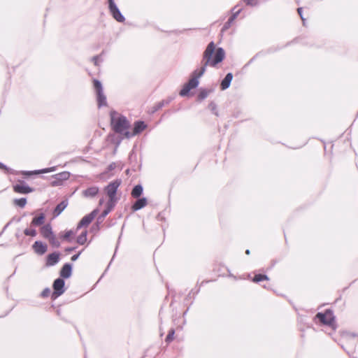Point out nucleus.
Masks as SVG:
<instances>
[{
	"label": "nucleus",
	"mask_w": 358,
	"mask_h": 358,
	"mask_svg": "<svg viewBox=\"0 0 358 358\" xmlns=\"http://www.w3.org/2000/svg\"><path fill=\"white\" fill-rule=\"evenodd\" d=\"M247 6H255L257 4V0H242Z\"/></svg>",
	"instance_id": "obj_35"
},
{
	"label": "nucleus",
	"mask_w": 358,
	"mask_h": 358,
	"mask_svg": "<svg viewBox=\"0 0 358 358\" xmlns=\"http://www.w3.org/2000/svg\"><path fill=\"white\" fill-rule=\"evenodd\" d=\"M54 171H55V167H51V168L43 169L38 170V171H35L34 172H24V174L30 176L33 173H34V174L45 173L52 172Z\"/></svg>",
	"instance_id": "obj_25"
},
{
	"label": "nucleus",
	"mask_w": 358,
	"mask_h": 358,
	"mask_svg": "<svg viewBox=\"0 0 358 358\" xmlns=\"http://www.w3.org/2000/svg\"><path fill=\"white\" fill-rule=\"evenodd\" d=\"M208 94L209 91L207 89L201 88L197 96L198 101H203L208 96Z\"/></svg>",
	"instance_id": "obj_26"
},
{
	"label": "nucleus",
	"mask_w": 358,
	"mask_h": 358,
	"mask_svg": "<svg viewBox=\"0 0 358 358\" xmlns=\"http://www.w3.org/2000/svg\"><path fill=\"white\" fill-rule=\"evenodd\" d=\"M41 233L42 236L47 239L50 238L52 236L54 235L52 231V227L50 224L43 226L41 228Z\"/></svg>",
	"instance_id": "obj_17"
},
{
	"label": "nucleus",
	"mask_w": 358,
	"mask_h": 358,
	"mask_svg": "<svg viewBox=\"0 0 358 358\" xmlns=\"http://www.w3.org/2000/svg\"><path fill=\"white\" fill-rule=\"evenodd\" d=\"M54 292L52 296L56 298L62 295L64 292V280L62 278L56 279L53 282Z\"/></svg>",
	"instance_id": "obj_8"
},
{
	"label": "nucleus",
	"mask_w": 358,
	"mask_h": 358,
	"mask_svg": "<svg viewBox=\"0 0 358 358\" xmlns=\"http://www.w3.org/2000/svg\"><path fill=\"white\" fill-rule=\"evenodd\" d=\"M48 240L51 245H52L54 247L58 248L60 245L59 242L54 235L52 236L50 238H48Z\"/></svg>",
	"instance_id": "obj_31"
},
{
	"label": "nucleus",
	"mask_w": 358,
	"mask_h": 358,
	"mask_svg": "<svg viewBox=\"0 0 358 358\" xmlns=\"http://www.w3.org/2000/svg\"><path fill=\"white\" fill-rule=\"evenodd\" d=\"M59 259V255L57 252L50 254L47 257V266H53L56 264Z\"/></svg>",
	"instance_id": "obj_15"
},
{
	"label": "nucleus",
	"mask_w": 358,
	"mask_h": 358,
	"mask_svg": "<svg viewBox=\"0 0 358 358\" xmlns=\"http://www.w3.org/2000/svg\"><path fill=\"white\" fill-rule=\"evenodd\" d=\"M269 280V278L267 275L258 273V274L255 275V276L252 279V281L255 283H258L263 280Z\"/></svg>",
	"instance_id": "obj_23"
},
{
	"label": "nucleus",
	"mask_w": 358,
	"mask_h": 358,
	"mask_svg": "<svg viewBox=\"0 0 358 358\" xmlns=\"http://www.w3.org/2000/svg\"><path fill=\"white\" fill-rule=\"evenodd\" d=\"M174 334H175V331L173 329H170L169 331V334L168 335L166 336V342L167 343L171 342L173 339V336H174Z\"/></svg>",
	"instance_id": "obj_32"
},
{
	"label": "nucleus",
	"mask_w": 358,
	"mask_h": 358,
	"mask_svg": "<svg viewBox=\"0 0 358 358\" xmlns=\"http://www.w3.org/2000/svg\"><path fill=\"white\" fill-rule=\"evenodd\" d=\"M111 124L113 130L124 137L127 138V134L129 131L130 123L127 117L115 111L110 113Z\"/></svg>",
	"instance_id": "obj_2"
},
{
	"label": "nucleus",
	"mask_w": 358,
	"mask_h": 358,
	"mask_svg": "<svg viewBox=\"0 0 358 358\" xmlns=\"http://www.w3.org/2000/svg\"><path fill=\"white\" fill-rule=\"evenodd\" d=\"M233 77L234 76L232 73L229 72L227 73L225 77L222 80L220 83V89L222 90H226L230 87Z\"/></svg>",
	"instance_id": "obj_13"
},
{
	"label": "nucleus",
	"mask_w": 358,
	"mask_h": 358,
	"mask_svg": "<svg viewBox=\"0 0 358 358\" xmlns=\"http://www.w3.org/2000/svg\"><path fill=\"white\" fill-rule=\"evenodd\" d=\"M143 193V187L141 185H136L131 192V196L134 198L139 197Z\"/></svg>",
	"instance_id": "obj_24"
},
{
	"label": "nucleus",
	"mask_w": 358,
	"mask_h": 358,
	"mask_svg": "<svg viewBox=\"0 0 358 358\" xmlns=\"http://www.w3.org/2000/svg\"><path fill=\"white\" fill-rule=\"evenodd\" d=\"M45 217L43 213H41L38 216L34 217L31 222V227L42 225L45 222Z\"/></svg>",
	"instance_id": "obj_21"
},
{
	"label": "nucleus",
	"mask_w": 358,
	"mask_h": 358,
	"mask_svg": "<svg viewBox=\"0 0 358 358\" xmlns=\"http://www.w3.org/2000/svg\"><path fill=\"white\" fill-rule=\"evenodd\" d=\"M280 48H273V47H271L270 48H268L266 52H259L258 53H257L252 58H251L250 59V61L248 62L247 65H249L252 62H253L257 57H260L262 55H265L267 53H272V52H274L278 50H280Z\"/></svg>",
	"instance_id": "obj_19"
},
{
	"label": "nucleus",
	"mask_w": 358,
	"mask_h": 358,
	"mask_svg": "<svg viewBox=\"0 0 358 358\" xmlns=\"http://www.w3.org/2000/svg\"><path fill=\"white\" fill-rule=\"evenodd\" d=\"M68 202L66 201H63L60 203H59L54 210V215L58 216L67 206Z\"/></svg>",
	"instance_id": "obj_22"
},
{
	"label": "nucleus",
	"mask_w": 358,
	"mask_h": 358,
	"mask_svg": "<svg viewBox=\"0 0 358 358\" xmlns=\"http://www.w3.org/2000/svg\"><path fill=\"white\" fill-rule=\"evenodd\" d=\"M208 108L216 116H219V113L216 103L214 101H210L208 104Z\"/></svg>",
	"instance_id": "obj_29"
},
{
	"label": "nucleus",
	"mask_w": 358,
	"mask_h": 358,
	"mask_svg": "<svg viewBox=\"0 0 358 358\" xmlns=\"http://www.w3.org/2000/svg\"><path fill=\"white\" fill-rule=\"evenodd\" d=\"M148 203L147 199L145 198L138 199L132 206V209L134 210H138L143 208H144Z\"/></svg>",
	"instance_id": "obj_18"
},
{
	"label": "nucleus",
	"mask_w": 358,
	"mask_h": 358,
	"mask_svg": "<svg viewBox=\"0 0 358 358\" xmlns=\"http://www.w3.org/2000/svg\"><path fill=\"white\" fill-rule=\"evenodd\" d=\"M87 241V231L83 232L77 238V242L80 244L83 245Z\"/></svg>",
	"instance_id": "obj_30"
},
{
	"label": "nucleus",
	"mask_w": 358,
	"mask_h": 358,
	"mask_svg": "<svg viewBox=\"0 0 358 358\" xmlns=\"http://www.w3.org/2000/svg\"><path fill=\"white\" fill-rule=\"evenodd\" d=\"M357 115H358V111H357Z\"/></svg>",
	"instance_id": "obj_50"
},
{
	"label": "nucleus",
	"mask_w": 358,
	"mask_h": 358,
	"mask_svg": "<svg viewBox=\"0 0 358 358\" xmlns=\"http://www.w3.org/2000/svg\"><path fill=\"white\" fill-rule=\"evenodd\" d=\"M50 289L49 288H46V289H45L42 292V293H41V296H42L43 297H47V296H48L50 295Z\"/></svg>",
	"instance_id": "obj_38"
},
{
	"label": "nucleus",
	"mask_w": 358,
	"mask_h": 358,
	"mask_svg": "<svg viewBox=\"0 0 358 358\" xmlns=\"http://www.w3.org/2000/svg\"><path fill=\"white\" fill-rule=\"evenodd\" d=\"M315 320H317L322 324L331 327L334 330L336 329L335 317L331 309H327L324 313L318 312L315 316Z\"/></svg>",
	"instance_id": "obj_3"
},
{
	"label": "nucleus",
	"mask_w": 358,
	"mask_h": 358,
	"mask_svg": "<svg viewBox=\"0 0 358 358\" xmlns=\"http://www.w3.org/2000/svg\"><path fill=\"white\" fill-rule=\"evenodd\" d=\"M34 252L38 255H43L47 251V245L41 241H36L33 245Z\"/></svg>",
	"instance_id": "obj_14"
},
{
	"label": "nucleus",
	"mask_w": 358,
	"mask_h": 358,
	"mask_svg": "<svg viewBox=\"0 0 358 358\" xmlns=\"http://www.w3.org/2000/svg\"><path fill=\"white\" fill-rule=\"evenodd\" d=\"M80 252H79V253H78V254H76V255H73V256L71 257V260H72V261H76V260H77V259H78V257H79V255H80Z\"/></svg>",
	"instance_id": "obj_40"
},
{
	"label": "nucleus",
	"mask_w": 358,
	"mask_h": 358,
	"mask_svg": "<svg viewBox=\"0 0 358 358\" xmlns=\"http://www.w3.org/2000/svg\"><path fill=\"white\" fill-rule=\"evenodd\" d=\"M98 59H99V56H95V57H92V61L94 62L95 65H97Z\"/></svg>",
	"instance_id": "obj_41"
},
{
	"label": "nucleus",
	"mask_w": 358,
	"mask_h": 358,
	"mask_svg": "<svg viewBox=\"0 0 358 358\" xmlns=\"http://www.w3.org/2000/svg\"><path fill=\"white\" fill-rule=\"evenodd\" d=\"M103 199H101V200L99 201V204H100V205H102V204H103Z\"/></svg>",
	"instance_id": "obj_47"
},
{
	"label": "nucleus",
	"mask_w": 358,
	"mask_h": 358,
	"mask_svg": "<svg viewBox=\"0 0 358 358\" xmlns=\"http://www.w3.org/2000/svg\"><path fill=\"white\" fill-rule=\"evenodd\" d=\"M70 177V173L68 171H63L59 173L55 174L51 177L50 184L52 186L62 185L64 182L67 180Z\"/></svg>",
	"instance_id": "obj_6"
},
{
	"label": "nucleus",
	"mask_w": 358,
	"mask_h": 358,
	"mask_svg": "<svg viewBox=\"0 0 358 358\" xmlns=\"http://www.w3.org/2000/svg\"><path fill=\"white\" fill-rule=\"evenodd\" d=\"M99 187L96 186L90 187L83 191V195L86 197H93L99 192Z\"/></svg>",
	"instance_id": "obj_20"
},
{
	"label": "nucleus",
	"mask_w": 358,
	"mask_h": 358,
	"mask_svg": "<svg viewBox=\"0 0 358 358\" xmlns=\"http://www.w3.org/2000/svg\"><path fill=\"white\" fill-rule=\"evenodd\" d=\"M108 7L109 10L114 17L117 22H122L124 21V17L122 15L121 12L120 11L119 8L116 6V4L114 2V0H108Z\"/></svg>",
	"instance_id": "obj_7"
},
{
	"label": "nucleus",
	"mask_w": 358,
	"mask_h": 358,
	"mask_svg": "<svg viewBox=\"0 0 358 358\" xmlns=\"http://www.w3.org/2000/svg\"><path fill=\"white\" fill-rule=\"evenodd\" d=\"M113 206H114V205H111V204H108V203L107 209L104 210L103 213H102L103 217L106 216L109 213V212L111 210V209L113 208Z\"/></svg>",
	"instance_id": "obj_36"
},
{
	"label": "nucleus",
	"mask_w": 358,
	"mask_h": 358,
	"mask_svg": "<svg viewBox=\"0 0 358 358\" xmlns=\"http://www.w3.org/2000/svg\"><path fill=\"white\" fill-rule=\"evenodd\" d=\"M13 203L20 208H24L27 204V199L25 198L15 199L13 200Z\"/></svg>",
	"instance_id": "obj_27"
},
{
	"label": "nucleus",
	"mask_w": 358,
	"mask_h": 358,
	"mask_svg": "<svg viewBox=\"0 0 358 358\" xmlns=\"http://www.w3.org/2000/svg\"><path fill=\"white\" fill-rule=\"evenodd\" d=\"M343 336L350 338L358 337V335L356 333L345 331L343 333Z\"/></svg>",
	"instance_id": "obj_34"
},
{
	"label": "nucleus",
	"mask_w": 358,
	"mask_h": 358,
	"mask_svg": "<svg viewBox=\"0 0 358 358\" xmlns=\"http://www.w3.org/2000/svg\"><path fill=\"white\" fill-rule=\"evenodd\" d=\"M229 277H231V278H234V279H236V276H234V275L232 273H231L230 272H229Z\"/></svg>",
	"instance_id": "obj_45"
},
{
	"label": "nucleus",
	"mask_w": 358,
	"mask_h": 358,
	"mask_svg": "<svg viewBox=\"0 0 358 358\" xmlns=\"http://www.w3.org/2000/svg\"><path fill=\"white\" fill-rule=\"evenodd\" d=\"M33 227H31L30 226V228H27L24 230V234L26 235V236H32V237H35L37 234V232H36V230L34 228H32Z\"/></svg>",
	"instance_id": "obj_28"
},
{
	"label": "nucleus",
	"mask_w": 358,
	"mask_h": 358,
	"mask_svg": "<svg viewBox=\"0 0 358 358\" xmlns=\"http://www.w3.org/2000/svg\"><path fill=\"white\" fill-rule=\"evenodd\" d=\"M224 57V50L222 48H217L216 49L215 43L213 41L210 42L203 52V59L204 62L202 66L192 72V78L180 90V96H189L190 90L198 87L199 84V79L206 72L208 65L214 67L222 62Z\"/></svg>",
	"instance_id": "obj_1"
},
{
	"label": "nucleus",
	"mask_w": 358,
	"mask_h": 358,
	"mask_svg": "<svg viewBox=\"0 0 358 358\" xmlns=\"http://www.w3.org/2000/svg\"><path fill=\"white\" fill-rule=\"evenodd\" d=\"M237 6H234L231 10V12L232 13V15L230 16V17L228 19V20L224 24L222 29H221V32H224L226 31L227 30H228L232 23L234 22V21L237 18V17L238 16V15L241 13L242 9L240 8L238 9V10L235 11V9L236 8Z\"/></svg>",
	"instance_id": "obj_9"
},
{
	"label": "nucleus",
	"mask_w": 358,
	"mask_h": 358,
	"mask_svg": "<svg viewBox=\"0 0 358 358\" xmlns=\"http://www.w3.org/2000/svg\"><path fill=\"white\" fill-rule=\"evenodd\" d=\"M198 292H199V290H197L195 293H194V294H193V296H191V293H189V294H188V296H187L185 298V305H187V304H188V303H189V305L192 303V299H194V295L195 294H196Z\"/></svg>",
	"instance_id": "obj_33"
},
{
	"label": "nucleus",
	"mask_w": 358,
	"mask_h": 358,
	"mask_svg": "<svg viewBox=\"0 0 358 358\" xmlns=\"http://www.w3.org/2000/svg\"><path fill=\"white\" fill-rule=\"evenodd\" d=\"M187 310H188V308L183 313V317L187 314Z\"/></svg>",
	"instance_id": "obj_48"
},
{
	"label": "nucleus",
	"mask_w": 358,
	"mask_h": 358,
	"mask_svg": "<svg viewBox=\"0 0 358 358\" xmlns=\"http://www.w3.org/2000/svg\"><path fill=\"white\" fill-rule=\"evenodd\" d=\"M0 169H5V170H6V171L8 170L7 167H6L4 164H3L2 163H1V162H0Z\"/></svg>",
	"instance_id": "obj_42"
},
{
	"label": "nucleus",
	"mask_w": 358,
	"mask_h": 358,
	"mask_svg": "<svg viewBox=\"0 0 358 358\" xmlns=\"http://www.w3.org/2000/svg\"><path fill=\"white\" fill-rule=\"evenodd\" d=\"M72 250H73V248H68V249H66V251H68V252H70V251H72Z\"/></svg>",
	"instance_id": "obj_49"
},
{
	"label": "nucleus",
	"mask_w": 358,
	"mask_h": 358,
	"mask_svg": "<svg viewBox=\"0 0 358 358\" xmlns=\"http://www.w3.org/2000/svg\"><path fill=\"white\" fill-rule=\"evenodd\" d=\"M297 13L299 15L302 22H303V24L305 25V22H306V19L303 17V8H297Z\"/></svg>",
	"instance_id": "obj_37"
},
{
	"label": "nucleus",
	"mask_w": 358,
	"mask_h": 358,
	"mask_svg": "<svg viewBox=\"0 0 358 358\" xmlns=\"http://www.w3.org/2000/svg\"><path fill=\"white\" fill-rule=\"evenodd\" d=\"M245 254H246V255H250V250L249 249H247V250H245Z\"/></svg>",
	"instance_id": "obj_46"
},
{
	"label": "nucleus",
	"mask_w": 358,
	"mask_h": 358,
	"mask_svg": "<svg viewBox=\"0 0 358 358\" xmlns=\"http://www.w3.org/2000/svg\"><path fill=\"white\" fill-rule=\"evenodd\" d=\"M94 87L96 94L98 106L99 108L101 106H106L107 105L106 97L103 94L101 83L97 80H94Z\"/></svg>",
	"instance_id": "obj_5"
},
{
	"label": "nucleus",
	"mask_w": 358,
	"mask_h": 358,
	"mask_svg": "<svg viewBox=\"0 0 358 358\" xmlns=\"http://www.w3.org/2000/svg\"><path fill=\"white\" fill-rule=\"evenodd\" d=\"M341 348H343V350L347 352V354H348L349 355H350V351L347 350L343 345H341Z\"/></svg>",
	"instance_id": "obj_44"
},
{
	"label": "nucleus",
	"mask_w": 358,
	"mask_h": 358,
	"mask_svg": "<svg viewBox=\"0 0 358 358\" xmlns=\"http://www.w3.org/2000/svg\"><path fill=\"white\" fill-rule=\"evenodd\" d=\"M146 128V124L144 122L138 121L134 123V127L133 129V131L127 134V138H129L132 136H134L140 133H141Z\"/></svg>",
	"instance_id": "obj_10"
},
{
	"label": "nucleus",
	"mask_w": 358,
	"mask_h": 358,
	"mask_svg": "<svg viewBox=\"0 0 358 358\" xmlns=\"http://www.w3.org/2000/svg\"><path fill=\"white\" fill-rule=\"evenodd\" d=\"M98 210H94L91 213L84 216L78 224V229L88 226L96 215Z\"/></svg>",
	"instance_id": "obj_11"
},
{
	"label": "nucleus",
	"mask_w": 358,
	"mask_h": 358,
	"mask_svg": "<svg viewBox=\"0 0 358 358\" xmlns=\"http://www.w3.org/2000/svg\"><path fill=\"white\" fill-rule=\"evenodd\" d=\"M121 184V180H115L110 182L105 188V191L109 197L108 204L115 205L117 201L116 193Z\"/></svg>",
	"instance_id": "obj_4"
},
{
	"label": "nucleus",
	"mask_w": 358,
	"mask_h": 358,
	"mask_svg": "<svg viewBox=\"0 0 358 358\" xmlns=\"http://www.w3.org/2000/svg\"><path fill=\"white\" fill-rule=\"evenodd\" d=\"M13 190L19 194H28L33 192V189L29 187L24 182H21L14 185Z\"/></svg>",
	"instance_id": "obj_12"
},
{
	"label": "nucleus",
	"mask_w": 358,
	"mask_h": 358,
	"mask_svg": "<svg viewBox=\"0 0 358 358\" xmlns=\"http://www.w3.org/2000/svg\"><path fill=\"white\" fill-rule=\"evenodd\" d=\"M72 234H73V233H72V231H66V232L64 234L63 238H64V239H68L69 238H70V237L72 236Z\"/></svg>",
	"instance_id": "obj_39"
},
{
	"label": "nucleus",
	"mask_w": 358,
	"mask_h": 358,
	"mask_svg": "<svg viewBox=\"0 0 358 358\" xmlns=\"http://www.w3.org/2000/svg\"><path fill=\"white\" fill-rule=\"evenodd\" d=\"M163 105H164V101L159 103L157 109L162 108Z\"/></svg>",
	"instance_id": "obj_43"
},
{
	"label": "nucleus",
	"mask_w": 358,
	"mask_h": 358,
	"mask_svg": "<svg viewBox=\"0 0 358 358\" xmlns=\"http://www.w3.org/2000/svg\"><path fill=\"white\" fill-rule=\"evenodd\" d=\"M71 265L70 264H65L60 271V275L62 278H68L71 275Z\"/></svg>",
	"instance_id": "obj_16"
}]
</instances>
